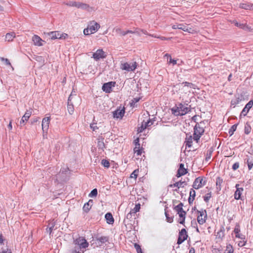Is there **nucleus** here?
Instances as JSON below:
<instances>
[{
  "label": "nucleus",
  "mask_w": 253,
  "mask_h": 253,
  "mask_svg": "<svg viewBox=\"0 0 253 253\" xmlns=\"http://www.w3.org/2000/svg\"><path fill=\"white\" fill-rule=\"evenodd\" d=\"M171 111L176 116H183L190 111V108L182 103H179L173 107L171 109Z\"/></svg>",
  "instance_id": "1"
},
{
  "label": "nucleus",
  "mask_w": 253,
  "mask_h": 253,
  "mask_svg": "<svg viewBox=\"0 0 253 253\" xmlns=\"http://www.w3.org/2000/svg\"><path fill=\"white\" fill-rule=\"evenodd\" d=\"M142 120L141 125L138 127L137 131L138 132H142L145 129L153 125V122L150 119L149 115L147 113L143 114L141 118Z\"/></svg>",
  "instance_id": "2"
},
{
  "label": "nucleus",
  "mask_w": 253,
  "mask_h": 253,
  "mask_svg": "<svg viewBox=\"0 0 253 253\" xmlns=\"http://www.w3.org/2000/svg\"><path fill=\"white\" fill-rule=\"evenodd\" d=\"M100 28V25L96 21L93 20L89 22L86 28L84 30L85 35H90L95 33Z\"/></svg>",
  "instance_id": "3"
},
{
  "label": "nucleus",
  "mask_w": 253,
  "mask_h": 253,
  "mask_svg": "<svg viewBox=\"0 0 253 253\" xmlns=\"http://www.w3.org/2000/svg\"><path fill=\"white\" fill-rule=\"evenodd\" d=\"M48 36L52 40L56 39H66L68 37L67 34L61 33L59 31H52L47 33Z\"/></svg>",
  "instance_id": "4"
},
{
  "label": "nucleus",
  "mask_w": 253,
  "mask_h": 253,
  "mask_svg": "<svg viewBox=\"0 0 253 253\" xmlns=\"http://www.w3.org/2000/svg\"><path fill=\"white\" fill-rule=\"evenodd\" d=\"M204 132V129L203 127L201 126L200 124H197L194 127V132L193 134V139L198 142V140L200 139L202 135Z\"/></svg>",
  "instance_id": "5"
},
{
  "label": "nucleus",
  "mask_w": 253,
  "mask_h": 253,
  "mask_svg": "<svg viewBox=\"0 0 253 253\" xmlns=\"http://www.w3.org/2000/svg\"><path fill=\"white\" fill-rule=\"evenodd\" d=\"M173 210L176 211L178 214L179 218L178 219V222L180 224H184L186 214V212L183 210L181 207H174Z\"/></svg>",
  "instance_id": "6"
},
{
  "label": "nucleus",
  "mask_w": 253,
  "mask_h": 253,
  "mask_svg": "<svg viewBox=\"0 0 253 253\" xmlns=\"http://www.w3.org/2000/svg\"><path fill=\"white\" fill-rule=\"evenodd\" d=\"M75 246L79 247V249H85L88 246V243L84 237H79L74 241Z\"/></svg>",
  "instance_id": "7"
},
{
  "label": "nucleus",
  "mask_w": 253,
  "mask_h": 253,
  "mask_svg": "<svg viewBox=\"0 0 253 253\" xmlns=\"http://www.w3.org/2000/svg\"><path fill=\"white\" fill-rule=\"evenodd\" d=\"M206 183V178L203 176H199L195 179L192 186L195 189H199L203 187Z\"/></svg>",
  "instance_id": "8"
},
{
  "label": "nucleus",
  "mask_w": 253,
  "mask_h": 253,
  "mask_svg": "<svg viewBox=\"0 0 253 253\" xmlns=\"http://www.w3.org/2000/svg\"><path fill=\"white\" fill-rule=\"evenodd\" d=\"M137 63L133 62L131 63H128L127 62L121 63L120 67L122 70L129 72L134 71L137 68Z\"/></svg>",
  "instance_id": "9"
},
{
  "label": "nucleus",
  "mask_w": 253,
  "mask_h": 253,
  "mask_svg": "<svg viewBox=\"0 0 253 253\" xmlns=\"http://www.w3.org/2000/svg\"><path fill=\"white\" fill-rule=\"evenodd\" d=\"M207 214L206 210L197 211V221L200 225L204 224L207 220Z\"/></svg>",
  "instance_id": "10"
},
{
  "label": "nucleus",
  "mask_w": 253,
  "mask_h": 253,
  "mask_svg": "<svg viewBox=\"0 0 253 253\" xmlns=\"http://www.w3.org/2000/svg\"><path fill=\"white\" fill-rule=\"evenodd\" d=\"M106 54L105 52L102 49H97L95 52L93 53L92 57L95 60L97 61L100 59H104L106 58Z\"/></svg>",
  "instance_id": "11"
},
{
  "label": "nucleus",
  "mask_w": 253,
  "mask_h": 253,
  "mask_svg": "<svg viewBox=\"0 0 253 253\" xmlns=\"http://www.w3.org/2000/svg\"><path fill=\"white\" fill-rule=\"evenodd\" d=\"M188 237V234L185 229L183 228L179 232L177 243L179 245L185 241Z\"/></svg>",
  "instance_id": "12"
},
{
  "label": "nucleus",
  "mask_w": 253,
  "mask_h": 253,
  "mask_svg": "<svg viewBox=\"0 0 253 253\" xmlns=\"http://www.w3.org/2000/svg\"><path fill=\"white\" fill-rule=\"evenodd\" d=\"M32 114V109H30L27 110L24 115L22 116L21 120L20 121V125L23 126L26 125V122L28 121Z\"/></svg>",
  "instance_id": "13"
},
{
  "label": "nucleus",
  "mask_w": 253,
  "mask_h": 253,
  "mask_svg": "<svg viewBox=\"0 0 253 253\" xmlns=\"http://www.w3.org/2000/svg\"><path fill=\"white\" fill-rule=\"evenodd\" d=\"M116 82H110L105 83L102 86V90L106 93H110L112 91V87L115 86Z\"/></svg>",
  "instance_id": "14"
},
{
  "label": "nucleus",
  "mask_w": 253,
  "mask_h": 253,
  "mask_svg": "<svg viewBox=\"0 0 253 253\" xmlns=\"http://www.w3.org/2000/svg\"><path fill=\"white\" fill-rule=\"evenodd\" d=\"M253 106V100H251L246 105L245 107L243 108L240 114V117H241L242 116H246Z\"/></svg>",
  "instance_id": "15"
},
{
  "label": "nucleus",
  "mask_w": 253,
  "mask_h": 253,
  "mask_svg": "<svg viewBox=\"0 0 253 253\" xmlns=\"http://www.w3.org/2000/svg\"><path fill=\"white\" fill-rule=\"evenodd\" d=\"M50 117H45L42 119V129L44 131L45 130H47L49 127V125L50 123Z\"/></svg>",
  "instance_id": "16"
},
{
  "label": "nucleus",
  "mask_w": 253,
  "mask_h": 253,
  "mask_svg": "<svg viewBox=\"0 0 253 253\" xmlns=\"http://www.w3.org/2000/svg\"><path fill=\"white\" fill-rule=\"evenodd\" d=\"M72 99V94H71L68 98L67 104V110L69 113L71 115L73 114L74 112V107L72 103L71 102Z\"/></svg>",
  "instance_id": "17"
},
{
  "label": "nucleus",
  "mask_w": 253,
  "mask_h": 253,
  "mask_svg": "<svg viewBox=\"0 0 253 253\" xmlns=\"http://www.w3.org/2000/svg\"><path fill=\"white\" fill-rule=\"evenodd\" d=\"M32 41L35 45L41 46L43 45L44 42L39 36L34 35L32 37Z\"/></svg>",
  "instance_id": "18"
},
{
  "label": "nucleus",
  "mask_w": 253,
  "mask_h": 253,
  "mask_svg": "<svg viewBox=\"0 0 253 253\" xmlns=\"http://www.w3.org/2000/svg\"><path fill=\"white\" fill-rule=\"evenodd\" d=\"M181 84L182 85V89H183L184 91H185V88L186 87L188 88H193L194 89H199V88L198 87L197 85H196L195 84H194L192 83L184 82H183Z\"/></svg>",
  "instance_id": "19"
},
{
  "label": "nucleus",
  "mask_w": 253,
  "mask_h": 253,
  "mask_svg": "<svg viewBox=\"0 0 253 253\" xmlns=\"http://www.w3.org/2000/svg\"><path fill=\"white\" fill-rule=\"evenodd\" d=\"M140 209V207H134V208L131 210L127 214V218H131L132 216L135 217L136 213L139 211Z\"/></svg>",
  "instance_id": "20"
},
{
  "label": "nucleus",
  "mask_w": 253,
  "mask_h": 253,
  "mask_svg": "<svg viewBox=\"0 0 253 253\" xmlns=\"http://www.w3.org/2000/svg\"><path fill=\"white\" fill-rule=\"evenodd\" d=\"M187 172V169L184 168V165L183 164H180L179 168L177 170L176 176L179 177L185 175Z\"/></svg>",
  "instance_id": "21"
},
{
  "label": "nucleus",
  "mask_w": 253,
  "mask_h": 253,
  "mask_svg": "<svg viewBox=\"0 0 253 253\" xmlns=\"http://www.w3.org/2000/svg\"><path fill=\"white\" fill-rule=\"evenodd\" d=\"M234 232L235 234V237L237 238H240V239H244L245 238H243V236H244L243 235L240 234V226L239 223H237L235 225Z\"/></svg>",
  "instance_id": "22"
},
{
  "label": "nucleus",
  "mask_w": 253,
  "mask_h": 253,
  "mask_svg": "<svg viewBox=\"0 0 253 253\" xmlns=\"http://www.w3.org/2000/svg\"><path fill=\"white\" fill-rule=\"evenodd\" d=\"M239 184H237L236 185V191L234 194V197L235 199L238 200L241 198L242 193L243 191V188H239Z\"/></svg>",
  "instance_id": "23"
},
{
  "label": "nucleus",
  "mask_w": 253,
  "mask_h": 253,
  "mask_svg": "<svg viewBox=\"0 0 253 253\" xmlns=\"http://www.w3.org/2000/svg\"><path fill=\"white\" fill-rule=\"evenodd\" d=\"M125 114L124 108L122 109H118L113 113V116L116 118H122Z\"/></svg>",
  "instance_id": "24"
},
{
  "label": "nucleus",
  "mask_w": 253,
  "mask_h": 253,
  "mask_svg": "<svg viewBox=\"0 0 253 253\" xmlns=\"http://www.w3.org/2000/svg\"><path fill=\"white\" fill-rule=\"evenodd\" d=\"M55 225V221L53 219L52 220H50L48 222V224L46 229V232L48 233L49 234V235H50L52 230H53V228H54Z\"/></svg>",
  "instance_id": "25"
},
{
  "label": "nucleus",
  "mask_w": 253,
  "mask_h": 253,
  "mask_svg": "<svg viewBox=\"0 0 253 253\" xmlns=\"http://www.w3.org/2000/svg\"><path fill=\"white\" fill-rule=\"evenodd\" d=\"M240 7L246 10H253V3H242L240 4Z\"/></svg>",
  "instance_id": "26"
},
{
  "label": "nucleus",
  "mask_w": 253,
  "mask_h": 253,
  "mask_svg": "<svg viewBox=\"0 0 253 253\" xmlns=\"http://www.w3.org/2000/svg\"><path fill=\"white\" fill-rule=\"evenodd\" d=\"M133 152L136 156H140L144 152L143 148L141 147L140 146H138V144H136L133 149Z\"/></svg>",
  "instance_id": "27"
},
{
  "label": "nucleus",
  "mask_w": 253,
  "mask_h": 253,
  "mask_svg": "<svg viewBox=\"0 0 253 253\" xmlns=\"http://www.w3.org/2000/svg\"><path fill=\"white\" fill-rule=\"evenodd\" d=\"M105 217L106 219L107 222L108 224H113L114 222V219L113 217L112 214L108 212L105 214Z\"/></svg>",
  "instance_id": "28"
},
{
  "label": "nucleus",
  "mask_w": 253,
  "mask_h": 253,
  "mask_svg": "<svg viewBox=\"0 0 253 253\" xmlns=\"http://www.w3.org/2000/svg\"><path fill=\"white\" fill-rule=\"evenodd\" d=\"M184 183V182H181L179 181L173 184H170L169 185V187L171 188H174L176 187V188L174 189V191H177V189H179L180 187H183V184Z\"/></svg>",
  "instance_id": "29"
},
{
  "label": "nucleus",
  "mask_w": 253,
  "mask_h": 253,
  "mask_svg": "<svg viewBox=\"0 0 253 253\" xmlns=\"http://www.w3.org/2000/svg\"><path fill=\"white\" fill-rule=\"evenodd\" d=\"M193 138L192 137V136L190 135L189 136H187L186 139H185V141L184 142L185 143V146L187 147H191L192 145V140H193Z\"/></svg>",
  "instance_id": "30"
},
{
  "label": "nucleus",
  "mask_w": 253,
  "mask_h": 253,
  "mask_svg": "<svg viewBox=\"0 0 253 253\" xmlns=\"http://www.w3.org/2000/svg\"><path fill=\"white\" fill-rule=\"evenodd\" d=\"M186 26L183 24H175L172 26V28L174 30L179 29L182 30L183 31L185 29Z\"/></svg>",
  "instance_id": "31"
},
{
  "label": "nucleus",
  "mask_w": 253,
  "mask_h": 253,
  "mask_svg": "<svg viewBox=\"0 0 253 253\" xmlns=\"http://www.w3.org/2000/svg\"><path fill=\"white\" fill-rule=\"evenodd\" d=\"M224 253H234V250L232 245L230 244H227Z\"/></svg>",
  "instance_id": "32"
},
{
  "label": "nucleus",
  "mask_w": 253,
  "mask_h": 253,
  "mask_svg": "<svg viewBox=\"0 0 253 253\" xmlns=\"http://www.w3.org/2000/svg\"><path fill=\"white\" fill-rule=\"evenodd\" d=\"M15 37V34L14 33H7L5 35V40L8 42H11Z\"/></svg>",
  "instance_id": "33"
},
{
  "label": "nucleus",
  "mask_w": 253,
  "mask_h": 253,
  "mask_svg": "<svg viewBox=\"0 0 253 253\" xmlns=\"http://www.w3.org/2000/svg\"><path fill=\"white\" fill-rule=\"evenodd\" d=\"M222 182H223V179L221 178H220V177H218L216 178V189L218 190H221V186Z\"/></svg>",
  "instance_id": "34"
},
{
  "label": "nucleus",
  "mask_w": 253,
  "mask_h": 253,
  "mask_svg": "<svg viewBox=\"0 0 253 253\" xmlns=\"http://www.w3.org/2000/svg\"><path fill=\"white\" fill-rule=\"evenodd\" d=\"M252 130V127L249 123H247L245 125L244 131L246 134H249Z\"/></svg>",
  "instance_id": "35"
},
{
  "label": "nucleus",
  "mask_w": 253,
  "mask_h": 253,
  "mask_svg": "<svg viewBox=\"0 0 253 253\" xmlns=\"http://www.w3.org/2000/svg\"><path fill=\"white\" fill-rule=\"evenodd\" d=\"M247 163L249 170H251L253 167V157H251L247 159Z\"/></svg>",
  "instance_id": "36"
},
{
  "label": "nucleus",
  "mask_w": 253,
  "mask_h": 253,
  "mask_svg": "<svg viewBox=\"0 0 253 253\" xmlns=\"http://www.w3.org/2000/svg\"><path fill=\"white\" fill-rule=\"evenodd\" d=\"M80 8L86 10L88 11H90V10H91L92 9V7H91L89 6V5H88L86 3H82V2H81Z\"/></svg>",
  "instance_id": "37"
},
{
  "label": "nucleus",
  "mask_w": 253,
  "mask_h": 253,
  "mask_svg": "<svg viewBox=\"0 0 253 253\" xmlns=\"http://www.w3.org/2000/svg\"><path fill=\"white\" fill-rule=\"evenodd\" d=\"M97 241L101 243H105L108 242V238L106 236H101L97 238Z\"/></svg>",
  "instance_id": "38"
},
{
  "label": "nucleus",
  "mask_w": 253,
  "mask_h": 253,
  "mask_svg": "<svg viewBox=\"0 0 253 253\" xmlns=\"http://www.w3.org/2000/svg\"><path fill=\"white\" fill-rule=\"evenodd\" d=\"M165 215L166 216L167 221L168 222L171 223L173 221V216H170L167 209H165Z\"/></svg>",
  "instance_id": "39"
},
{
  "label": "nucleus",
  "mask_w": 253,
  "mask_h": 253,
  "mask_svg": "<svg viewBox=\"0 0 253 253\" xmlns=\"http://www.w3.org/2000/svg\"><path fill=\"white\" fill-rule=\"evenodd\" d=\"M81 2H76V1H71L69 4H67L68 5L70 6L76 7L77 8H80Z\"/></svg>",
  "instance_id": "40"
},
{
  "label": "nucleus",
  "mask_w": 253,
  "mask_h": 253,
  "mask_svg": "<svg viewBox=\"0 0 253 253\" xmlns=\"http://www.w3.org/2000/svg\"><path fill=\"white\" fill-rule=\"evenodd\" d=\"M184 31L190 34H196L198 33V31H197L196 29H194L192 28H188L187 26L185 27V29H184Z\"/></svg>",
  "instance_id": "41"
},
{
  "label": "nucleus",
  "mask_w": 253,
  "mask_h": 253,
  "mask_svg": "<svg viewBox=\"0 0 253 253\" xmlns=\"http://www.w3.org/2000/svg\"><path fill=\"white\" fill-rule=\"evenodd\" d=\"M237 127V124H235L231 127V128H230L229 132H228L230 136H231L233 134L234 131H236Z\"/></svg>",
  "instance_id": "42"
},
{
  "label": "nucleus",
  "mask_w": 253,
  "mask_h": 253,
  "mask_svg": "<svg viewBox=\"0 0 253 253\" xmlns=\"http://www.w3.org/2000/svg\"><path fill=\"white\" fill-rule=\"evenodd\" d=\"M138 172H139V169H135L132 172V173L130 174V177L131 178H134L135 179H136V178L137 177V176H138Z\"/></svg>",
  "instance_id": "43"
},
{
  "label": "nucleus",
  "mask_w": 253,
  "mask_h": 253,
  "mask_svg": "<svg viewBox=\"0 0 253 253\" xmlns=\"http://www.w3.org/2000/svg\"><path fill=\"white\" fill-rule=\"evenodd\" d=\"M140 99V97L138 98H134L133 99L131 100L130 102V105L131 107H134L135 104L138 102Z\"/></svg>",
  "instance_id": "44"
},
{
  "label": "nucleus",
  "mask_w": 253,
  "mask_h": 253,
  "mask_svg": "<svg viewBox=\"0 0 253 253\" xmlns=\"http://www.w3.org/2000/svg\"><path fill=\"white\" fill-rule=\"evenodd\" d=\"M150 36L152 37L155 38L160 39H161L162 41L169 40L171 39H172V38H166V37H163V36H157L155 35H150Z\"/></svg>",
  "instance_id": "45"
},
{
  "label": "nucleus",
  "mask_w": 253,
  "mask_h": 253,
  "mask_svg": "<svg viewBox=\"0 0 253 253\" xmlns=\"http://www.w3.org/2000/svg\"><path fill=\"white\" fill-rule=\"evenodd\" d=\"M0 60L1 62H4V63L6 65H9L12 67V66L11 65L10 62H9V60L7 58H4L3 57H0Z\"/></svg>",
  "instance_id": "46"
},
{
  "label": "nucleus",
  "mask_w": 253,
  "mask_h": 253,
  "mask_svg": "<svg viewBox=\"0 0 253 253\" xmlns=\"http://www.w3.org/2000/svg\"><path fill=\"white\" fill-rule=\"evenodd\" d=\"M224 236V232L222 230H220L217 232L216 235V238L219 239L220 240H222Z\"/></svg>",
  "instance_id": "47"
},
{
  "label": "nucleus",
  "mask_w": 253,
  "mask_h": 253,
  "mask_svg": "<svg viewBox=\"0 0 253 253\" xmlns=\"http://www.w3.org/2000/svg\"><path fill=\"white\" fill-rule=\"evenodd\" d=\"M97 195V189H93L89 194V196L90 197H95Z\"/></svg>",
  "instance_id": "48"
},
{
  "label": "nucleus",
  "mask_w": 253,
  "mask_h": 253,
  "mask_svg": "<svg viewBox=\"0 0 253 253\" xmlns=\"http://www.w3.org/2000/svg\"><path fill=\"white\" fill-rule=\"evenodd\" d=\"M68 253H80V250L79 249V247H77V246H75V247L72 249H71Z\"/></svg>",
  "instance_id": "49"
},
{
  "label": "nucleus",
  "mask_w": 253,
  "mask_h": 253,
  "mask_svg": "<svg viewBox=\"0 0 253 253\" xmlns=\"http://www.w3.org/2000/svg\"><path fill=\"white\" fill-rule=\"evenodd\" d=\"M233 23L236 26L239 27L242 29H245L246 27H247V26L246 25L243 24H240L236 21H234Z\"/></svg>",
  "instance_id": "50"
},
{
  "label": "nucleus",
  "mask_w": 253,
  "mask_h": 253,
  "mask_svg": "<svg viewBox=\"0 0 253 253\" xmlns=\"http://www.w3.org/2000/svg\"><path fill=\"white\" fill-rule=\"evenodd\" d=\"M134 246L137 253H143L141 247L138 244L135 243Z\"/></svg>",
  "instance_id": "51"
},
{
  "label": "nucleus",
  "mask_w": 253,
  "mask_h": 253,
  "mask_svg": "<svg viewBox=\"0 0 253 253\" xmlns=\"http://www.w3.org/2000/svg\"><path fill=\"white\" fill-rule=\"evenodd\" d=\"M134 246L137 253H143L141 247L138 244L135 243Z\"/></svg>",
  "instance_id": "52"
},
{
  "label": "nucleus",
  "mask_w": 253,
  "mask_h": 253,
  "mask_svg": "<svg viewBox=\"0 0 253 253\" xmlns=\"http://www.w3.org/2000/svg\"><path fill=\"white\" fill-rule=\"evenodd\" d=\"M211 192L208 193L204 197V201H206V202H208L209 199L211 198Z\"/></svg>",
  "instance_id": "53"
},
{
  "label": "nucleus",
  "mask_w": 253,
  "mask_h": 253,
  "mask_svg": "<svg viewBox=\"0 0 253 253\" xmlns=\"http://www.w3.org/2000/svg\"><path fill=\"white\" fill-rule=\"evenodd\" d=\"M101 164L106 168H109L110 167V163L109 161L106 160H102Z\"/></svg>",
  "instance_id": "54"
},
{
  "label": "nucleus",
  "mask_w": 253,
  "mask_h": 253,
  "mask_svg": "<svg viewBox=\"0 0 253 253\" xmlns=\"http://www.w3.org/2000/svg\"><path fill=\"white\" fill-rule=\"evenodd\" d=\"M90 126L93 131H95L98 129V127H97V125L95 123L91 124Z\"/></svg>",
  "instance_id": "55"
},
{
  "label": "nucleus",
  "mask_w": 253,
  "mask_h": 253,
  "mask_svg": "<svg viewBox=\"0 0 253 253\" xmlns=\"http://www.w3.org/2000/svg\"><path fill=\"white\" fill-rule=\"evenodd\" d=\"M247 241L246 240H243V241H240L239 242L238 245L240 247H242L245 246L246 244Z\"/></svg>",
  "instance_id": "56"
},
{
  "label": "nucleus",
  "mask_w": 253,
  "mask_h": 253,
  "mask_svg": "<svg viewBox=\"0 0 253 253\" xmlns=\"http://www.w3.org/2000/svg\"><path fill=\"white\" fill-rule=\"evenodd\" d=\"M116 31L118 33H120L121 35L122 36H125V35H126V34H127L126 33V31H122L121 29L119 28V29H116Z\"/></svg>",
  "instance_id": "57"
},
{
  "label": "nucleus",
  "mask_w": 253,
  "mask_h": 253,
  "mask_svg": "<svg viewBox=\"0 0 253 253\" xmlns=\"http://www.w3.org/2000/svg\"><path fill=\"white\" fill-rule=\"evenodd\" d=\"M169 63H171L173 65L176 64L177 63V61L176 60H174V59H172L171 57H170L169 58Z\"/></svg>",
  "instance_id": "58"
},
{
  "label": "nucleus",
  "mask_w": 253,
  "mask_h": 253,
  "mask_svg": "<svg viewBox=\"0 0 253 253\" xmlns=\"http://www.w3.org/2000/svg\"><path fill=\"white\" fill-rule=\"evenodd\" d=\"M239 163H236L233 164V165L232 166V169L234 170H236L237 169H238L239 168Z\"/></svg>",
  "instance_id": "59"
},
{
  "label": "nucleus",
  "mask_w": 253,
  "mask_h": 253,
  "mask_svg": "<svg viewBox=\"0 0 253 253\" xmlns=\"http://www.w3.org/2000/svg\"><path fill=\"white\" fill-rule=\"evenodd\" d=\"M195 196V191L193 190V189H191L190 192V197H192L193 198H194V197Z\"/></svg>",
  "instance_id": "60"
},
{
  "label": "nucleus",
  "mask_w": 253,
  "mask_h": 253,
  "mask_svg": "<svg viewBox=\"0 0 253 253\" xmlns=\"http://www.w3.org/2000/svg\"><path fill=\"white\" fill-rule=\"evenodd\" d=\"M212 253H221V252L219 249L214 248L212 250Z\"/></svg>",
  "instance_id": "61"
},
{
  "label": "nucleus",
  "mask_w": 253,
  "mask_h": 253,
  "mask_svg": "<svg viewBox=\"0 0 253 253\" xmlns=\"http://www.w3.org/2000/svg\"><path fill=\"white\" fill-rule=\"evenodd\" d=\"M90 208L91 207H90L89 208L88 207H83V209L84 211L87 212L90 210Z\"/></svg>",
  "instance_id": "62"
},
{
  "label": "nucleus",
  "mask_w": 253,
  "mask_h": 253,
  "mask_svg": "<svg viewBox=\"0 0 253 253\" xmlns=\"http://www.w3.org/2000/svg\"><path fill=\"white\" fill-rule=\"evenodd\" d=\"M12 121L10 120L9 122V123L7 126L8 128L10 130H12Z\"/></svg>",
  "instance_id": "63"
},
{
  "label": "nucleus",
  "mask_w": 253,
  "mask_h": 253,
  "mask_svg": "<svg viewBox=\"0 0 253 253\" xmlns=\"http://www.w3.org/2000/svg\"><path fill=\"white\" fill-rule=\"evenodd\" d=\"M139 138H137L136 139H135L134 140V145H135L136 144H138V146H140V144H139Z\"/></svg>",
  "instance_id": "64"
}]
</instances>
